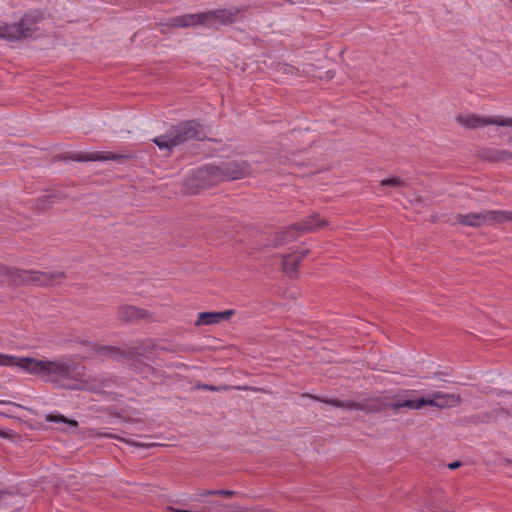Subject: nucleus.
Instances as JSON below:
<instances>
[{
	"mask_svg": "<svg viewBox=\"0 0 512 512\" xmlns=\"http://www.w3.org/2000/svg\"><path fill=\"white\" fill-rule=\"evenodd\" d=\"M25 365L28 373L61 388L99 392L103 387L102 381L87 376L85 367L72 359L58 358L44 361L32 358V360H26Z\"/></svg>",
	"mask_w": 512,
	"mask_h": 512,
	"instance_id": "f257e3e1",
	"label": "nucleus"
},
{
	"mask_svg": "<svg viewBox=\"0 0 512 512\" xmlns=\"http://www.w3.org/2000/svg\"><path fill=\"white\" fill-rule=\"evenodd\" d=\"M411 391L404 390L395 396L392 402L385 404L386 408L393 411H399L403 408L409 410H420L424 407V397L412 399L410 398ZM309 397L322 401L323 403L332 405L338 408H345L349 410H361L365 412H379L382 410L384 404L379 399H374L366 403H359L356 401H341L338 399H320L317 396L308 395Z\"/></svg>",
	"mask_w": 512,
	"mask_h": 512,
	"instance_id": "f03ea898",
	"label": "nucleus"
},
{
	"mask_svg": "<svg viewBox=\"0 0 512 512\" xmlns=\"http://www.w3.org/2000/svg\"><path fill=\"white\" fill-rule=\"evenodd\" d=\"M206 133L203 127L194 120L181 122L166 132V134L154 138L152 141L160 150L169 153L179 145L190 140H203Z\"/></svg>",
	"mask_w": 512,
	"mask_h": 512,
	"instance_id": "7ed1b4c3",
	"label": "nucleus"
},
{
	"mask_svg": "<svg viewBox=\"0 0 512 512\" xmlns=\"http://www.w3.org/2000/svg\"><path fill=\"white\" fill-rule=\"evenodd\" d=\"M218 165H207L191 172L185 181L187 189L196 193L199 189H207L222 182Z\"/></svg>",
	"mask_w": 512,
	"mask_h": 512,
	"instance_id": "20e7f679",
	"label": "nucleus"
},
{
	"mask_svg": "<svg viewBox=\"0 0 512 512\" xmlns=\"http://www.w3.org/2000/svg\"><path fill=\"white\" fill-rule=\"evenodd\" d=\"M455 119L459 125L466 129H478L488 125L512 128V117H485L478 114H459Z\"/></svg>",
	"mask_w": 512,
	"mask_h": 512,
	"instance_id": "39448f33",
	"label": "nucleus"
},
{
	"mask_svg": "<svg viewBox=\"0 0 512 512\" xmlns=\"http://www.w3.org/2000/svg\"><path fill=\"white\" fill-rule=\"evenodd\" d=\"M245 6H233L230 8L214 9L204 12L205 28L218 29L220 26L232 25L236 22L237 16L246 11Z\"/></svg>",
	"mask_w": 512,
	"mask_h": 512,
	"instance_id": "423d86ee",
	"label": "nucleus"
},
{
	"mask_svg": "<svg viewBox=\"0 0 512 512\" xmlns=\"http://www.w3.org/2000/svg\"><path fill=\"white\" fill-rule=\"evenodd\" d=\"M42 16L39 12L25 14L16 24H8L10 41H19L32 37L38 30V24L41 22Z\"/></svg>",
	"mask_w": 512,
	"mask_h": 512,
	"instance_id": "0eeeda50",
	"label": "nucleus"
},
{
	"mask_svg": "<svg viewBox=\"0 0 512 512\" xmlns=\"http://www.w3.org/2000/svg\"><path fill=\"white\" fill-rule=\"evenodd\" d=\"M224 180H237L250 174V165L246 161H225L219 165Z\"/></svg>",
	"mask_w": 512,
	"mask_h": 512,
	"instance_id": "6e6552de",
	"label": "nucleus"
},
{
	"mask_svg": "<svg viewBox=\"0 0 512 512\" xmlns=\"http://www.w3.org/2000/svg\"><path fill=\"white\" fill-rule=\"evenodd\" d=\"M462 401L459 394L455 393H443L440 391L429 394L426 398L424 397V407L433 406L440 409L455 407Z\"/></svg>",
	"mask_w": 512,
	"mask_h": 512,
	"instance_id": "1a4fd4ad",
	"label": "nucleus"
},
{
	"mask_svg": "<svg viewBox=\"0 0 512 512\" xmlns=\"http://www.w3.org/2000/svg\"><path fill=\"white\" fill-rule=\"evenodd\" d=\"M161 26H167L170 28H189L202 26L205 27V14L194 13L185 14L170 18L166 23H161Z\"/></svg>",
	"mask_w": 512,
	"mask_h": 512,
	"instance_id": "9d476101",
	"label": "nucleus"
},
{
	"mask_svg": "<svg viewBox=\"0 0 512 512\" xmlns=\"http://www.w3.org/2000/svg\"><path fill=\"white\" fill-rule=\"evenodd\" d=\"M117 319L122 323H132L143 319H151V313L134 305H121L117 309Z\"/></svg>",
	"mask_w": 512,
	"mask_h": 512,
	"instance_id": "9b49d317",
	"label": "nucleus"
},
{
	"mask_svg": "<svg viewBox=\"0 0 512 512\" xmlns=\"http://www.w3.org/2000/svg\"><path fill=\"white\" fill-rule=\"evenodd\" d=\"M64 277L65 274L61 271L43 272L30 270L29 285L49 286L59 283Z\"/></svg>",
	"mask_w": 512,
	"mask_h": 512,
	"instance_id": "f8f14e48",
	"label": "nucleus"
},
{
	"mask_svg": "<svg viewBox=\"0 0 512 512\" xmlns=\"http://www.w3.org/2000/svg\"><path fill=\"white\" fill-rule=\"evenodd\" d=\"M127 157L123 154L115 152H90V153H77L71 156L72 160L87 162V161H121Z\"/></svg>",
	"mask_w": 512,
	"mask_h": 512,
	"instance_id": "ddd939ff",
	"label": "nucleus"
},
{
	"mask_svg": "<svg viewBox=\"0 0 512 512\" xmlns=\"http://www.w3.org/2000/svg\"><path fill=\"white\" fill-rule=\"evenodd\" d=\"M309 254V249H303L300 251H294L291 254L283 255L282 258V268L283 271L290 275L294 276L297 274L298 265Z\"/></svg>",
	"mask_w": 512,
	"mask_h": 512,
	"instance_id": "4468645a",
	"label": "nucleus"
},
{
	"mask_svg": "<svg viewBox=\"0 0 512 512\" xmlns=\"http://www.w3.org/2000/svg\"><path fill=\"white\" fill-rule=\"evenodd\" d=\"M235 314L234 310L220 312H201L195 322L196 326L217 324L223 320H229Z\"/></svg>",
	"mask_w": 512,
	"mask_h": 512,
	"instance_id": "2eb2a0df",
	"label": "nucleus"
},
{
	"mask_svg": "<svg viewBox=\"0 0 512 512\" xmlns=\"http://www.w3.org/2000/svg\"><path fill=\"white\" fill-rule=\"evenodd\" d=\"M3 277L13 285L29 286L30 270L5 267L2 271Z\"/></svg>",
	"mask_w": 512,
	"mask_h": 512,
	"instance_id": "dca6fc26",
	"label": "nucleus"
},
{
	"mask_svg": "<svg viewBox=\"0 0 512 512\" xmlns=\"http://www.w3.org/2000/svg\"><path fill=\"white\" fill-rule=\"evenodd\" d=\"M483 225L502 224L512 221V211L488 210L482 212Z\"/></svg>",
	"mask_w": 512,
	"mask_h": 512,
	"instance_id": "f3484780",
	"label": "nucleus"
},
{
	"mask_svg": "<svg viewBox=\"0 0 512 512\" xmlns=\"http://www.w3.org/2000/svg\"><path fill=\"white\" fill-rule=\"evenodd\" d=\"M328 225V221L320 218L318 215H312L304 220L302 223L294 224V227L297 228V231L300 233H307L316 231L319 228L325 227Z\"/></svg>",
	"mask_w": 512,
	"mask_h": 512,
	"instance_id": "a211bd4d",
	"label": "nucleus"
},
{
	"mask_svg": "<svg viewBox=\"0 0 512 512\" xmlns=\"http://www.w3.org/2000/svg\"><path fill=\"white\" fill-rule=\"evenodd\" d=\"M507 151V149L500 148H485L481 150L480 156L482 159L491 163H506Z\"/></svg>",
	"mask_w": 512,
	"mask_h": 512,
	"instance_id": "6ab92c4d",
	"label": "nucleus"
},
{
	"mask_svg": "<svg viewBox=\"0 0 512 512\" xmlns=\"http://www.w3.org/2000/svg\"><path fill=\"white\" fill-rule=\"evenodd\" d=\"M456 222L460 225L470 226L474 228L481 227L483 226L482 212L458 214L456 216Z\"/></svg>",
	"mask_w": 512,
	"mask_h": 512,
	"instance_id": "aec40b11",
	"label": "nucleus"
},
{
	"mask_svg": "<svg viewBox=\"0 0 512 512\" xmlns=\"http://www.w3.org/2000/svg\"><path fill=\"white\" fill-rule=\"evenodd\" d=\"M297 228L294 227V225L290 226L289 228H287L286 230L282 231V232H279L274 240H273V245L274 246H282V245H285L293 240H295L298 236L297 234Z\"/></svg>",
	"mask_w": 512,
	"mask_h": 512,
	"instance_id": "412c9836",
	"label": "nucleus"
},
{
	"mask_svg": "<svg viewBox=\"0 0 512 512\" xmlns=\"http://www.w3.org/2000/svg\"><path fill=\"white\" fill-rule=\"evenodd\" d=\"M26 360H32L30 357H15L0 353L1 366H16L26 371Z\"/></svg>",
	"mask_w": 512,
	"mask_h": 512,
	"instance_id": "4be33fe9",
	"label": "nucleus"
},
{
	"mask_svg": "<svg viewBox=\"0 0 512 512\" xmlns=\"http://www.w3.org/2000/svg\"><path fill=\"white\" fill-rule=\"evenodd\" d=\"M147 352V347L143 342H137L125 348V359H133L138 356H144Z\"/></svg>",
	"mask_w": 512,
	"mask_h": 512,
	"instance_id": "5701e85b",
	"label": "nucleus"
},
{
	"mask_svg": "<svg viewBox=\"0 0 512 512\" xmlns=\"http://www.w3.org/2000/svg\"><path fill=\"white\" fill-rule=\"evenodd\" d=\"M98 353L115 360L125 359V349L121 350L115 346H102L98 349Z\"/></svg>",
	"mask_w": 512,
	"mask_h": 512,
	"instance_id": "b1692460",
	"label": "nucleus"
},
{
	"mask_svg": "<svg viewBox=\"0 0 512 512\" xmlns=\"http://www.w3.org/2000/svg\"><path fill=\"white\" fill-rule=\"evenodd\" d=\"M406 185H407L406 181L400 177H391V178L383 179L380 181L381 187L390 186V187H394V188H402V187H406Z\"/></svg>",
	"mask_w": 512,
	"mask_h": 512,
	"instance_id": "393cba45",
	"label": "nucleus"
},
{
	"mask_svg": "<svg viewBox=\"0 0 512 512\" xmlns=\"http://www.w3.org/2000/svg\"><path fill=\"white\" fill-rule=\"evenodd\" d=\"M46 420L48 422H61V423H65V424L70 425L73 428H77L78 427V422L77 421L71 420V419H67L63 415L48 414L46 416Z\"/></svg>",
	"mask_w": 512,
	"mask_h": 512,
	"instance_id": "a878e982",
	"label": "nucleus"
},
{
	"mask_svg": "<svg viewBox=\"0 0 512 512\" xmlns=\"http://www.w3.org/2000/svg\"><path fill=\"white\" fill-rule=\"evenodd\" d=\"M201 388L207 389V390H210V391H227V390L232 389L233 387L226 386V385H223V386H212V385L204 384V385L201 386Z\"/></svg>",
	"mask_w": 512,
	"mask_h": 512,
	"instance_id": "bb28decb",
	"label": "nucleus"
},
{
	"mask_svg": "<svg viewBox=\"0 0 512 512\" xmlns=\"http://www.w3.org/2000/svg\"><path fill=\"white\" fill-rule=\"evenodd\" d=\"M119 439L129 445L136 446V447L149 448V447L154 446V444H144V443L136 442V441H133L130 439H125V438H119Z\"/></svg>",
	"mask_w": 512,
	"mask_h": 512,
	"instance_id": "cd10ccee",
	"label": "nucleus"
},
{
	"mask_svg": "<svg viewBox=\"0 0 512 512\" xmlns=\"http://www.w3.org/2000/svg\"><path fill=\"white\" fill-rule=\"evenodd\" d=\"M10 34L8 24L0 25V38L10 41Z\"/></svg>",
	"mask_w": 512,
	"mask_h": 512,
	"instance_id": "c85d7f7f",
	"label": "nucleus"
},
{
	"mask_svg": "<svg viewBox=\"0 0 512 512\" xmlns=\"http://www.w3.org/2000/svg\"><path fill=\"white\" fill-rule=\"evenodd\" d=\"M234 494L232 490H215V496L231 497Z\"/></svg>",
	"mask_w": 512,
	"mask_h": 512,
	"instance_id": "c756f323",
	"label": "nucleus"
},
{
	"mask_svg": "<svg viewBox=\"0 0 512 512\" xmlns=\"http://www.w3.org/2000/svg\"><path fill=\"white\" fill-rule=\"evenodd\" d=\"M197 496H199V497L215 496V490L201 489V490H198Z\"/></svg>",
	"mask_w": 512,
	"mask_h": 512,
	"instance_id": "7c9ffc66",
	"label": "nucleus"
},
{
	"mask_svg": "<svg viewBox=\"0 0 512 512\" xmlns=\"http://www.w3.org/2000/svg\"><path fill=\"white\" fill-rule=\"evenodd\" d=\"M475 418H476L475 422H482V423H484V422H487L489 420V417L486 414L478 415Z\"/></svg>",
	"mask_w": 512,
	"mask_h": 512,
	"instance_id": "2f4dec72",
	"label": "nucleus"
},
{
	"mask_svg": "<svg viewBox=\"0 0 512 512\" xmlns=\"http://www.w3.org/2000/svg\"><path fill=\"white\" fill-rule=\"evenodd\" d=\"M460 466H461V462H459V461H455V462H452V463L448 464V468L451 469V470L457 469Z\"/></svg>",
	"mask_w": 512,
	"mask_h": 512,
	"instance_id": "473e14b6",
	"label": "nucleus"
},
{
	"mask_svg": "<svg viewBox=\"0 0 512 512\" xmlns=\"http://www.w3.org/2000/svg\"><path fill=\"white\" fill-rule=\"evenodd\" d=\"M512 161V151H507L506 163H510Z\"/></svg>",
	"mask_w": 512,
	"mask_h": 512,
	"instance_id": "72a5a7b5",
	"label": "nucleus"
},
{
	"mask_svg": "<svg viewBox=\"0 0 512 512\" xmlns=\"http://www.w3.org/2000/svg\"><path fill=\"white\" fill-rule=\"evenodd\" d=\"M235 388H236V389H238V390H251V389H252V388L247 387V386H243V387H241V386H237V387H235Z\"/></svg>",
	"mask_w": 512,
	"mask_h": 512,
	"instance_id": "f704fd0d",
	"label": "nucleus"
},
{
	"mask_svg": "<svg viewBox=\"0 0 512 512\" xmlns=\"http://www.w3.org/2000/svg\"><path fill=\"white\" fill-rule=\"evenodd\" d=\"M281 68L284 70V72H287L289 70V72L292 73V68H290V67H287V66L284 65Z\"/></svg>",
	"mask_w": 512,
	"mask_h": 512,
	"instance_id": "c9c22d12",
	"label": "nucleus"
},
{
	"mask_svg": "<svg viewBox=\"0 0 512 512\" xmlns=\"http://www.w3.org/2000/svg\"><path fill=\"white\" fill-rule=\"evenodd\" d=\"M0 436L6 438V437H8V434H7V432L0 430Z\"/></svg>",
	"mask_w": 512,
	"mask_h": 512,
	"instance_id": "e433bc0d",
	"label": "nucleus"
},
{
	"mask_svg": "<svg viewBox=\"0 0 512 512\" xmlns=\"http://www.w3.org/2000/svg\"><path fill=\"white\" fill-rule=\"evenodd\" d=\"M511 142H512V137L510 136L508 139V143H511Z\"/></svg>",
	"mask_w": 512,
	"mask_h": 512,
	"instance_id": "4c0bfd02",
	"label": "nucleus"
},
{
	"mask_svg": "<svg viewBox=\"0 0 512 512\" xmlns=\"http://www.w3.org/2000/svg\"><path fill=\"white\" fill-rule=\"evenodd\" d=\"M5 403H6L5 401L0 400V404H5Z\"/></svg>",
	"mask_w": 512,
	"mask_h": 512,
	"instance_id": "58836bf2",
	"label": "nucleus"
},
{
	"mask_svg": "<svg viewBox=\"0 0 512 512\" xmlns=\"http://www.w3.org/2000/svg\"><path fill=\"white\" fill-rule=\"evenodd\" d=\"M507 463H508V464H512V460H508V461H507Z\"/></svg>",
	"mask_w": 512,
	"mask_h": 512,
	"instance_id": "ea45409f",
	"label": "nucleus"
}]
</instances>
